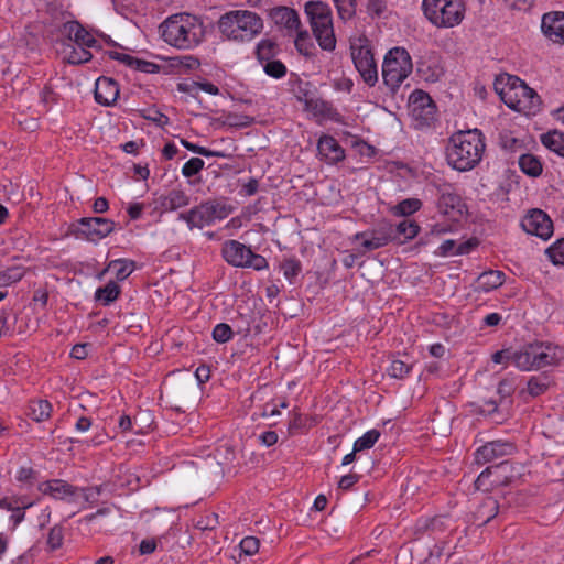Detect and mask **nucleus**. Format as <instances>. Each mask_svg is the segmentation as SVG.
Listing matches in <instances>:
<instances>
[{
  "label": "nucleus",
  "mask_w": 564,
  "mask_h": 564,
  "mask_svg": "<svg viewBox=\"0 0 564 564\" xmlns=\"http://www.w3.org/2000/svg\"><path fill=\"white\" fill-rule=\"evenodd\" d=\"M485 148V138L480 130L458 131L448 140L446 147L447 163L456 171H470L481 161Z\"/></svg>",
  "instance_id": "1"
},
{
  "label": "nucleus",
  "mask_w": 564,
  "mask_h": 564,
  "mask_svg": "<svg viewBox=\"0 0 564 564\" xmlns=\"http://www.w3.org/2000/svg\"><path fill=\"white\" fill-rule=\"evenodd\" d=\"M162 39L178 50H193L205 37L203 21L189 13H177L169 17L161 25Z\"/></svg>",
  "instance_id": "2"
},
{
  "label": "nucleus",
  "mask_w": 564,
  "mask_h": 564,
  "mask_svg": "<svg viewBox=\"0 0 564 564\" xmlns=\"http://www.w3.org/2000/svg\"><path fill=\"white\" fill-rule=\"evenodd\" d=\"M494 88L506 106L512 110L530 116L534 115L540 108V97L517 76L498 75Z\"/></svg>",
  "instance_id": "3"
},
{
  "label": "nucleus",
  "mask_w": 564,
  "mask_h": 564,
  "mask_svg": "<svg viewBox=\"0 0 564 564\" xmlns=\"http://www.w3.org/2000/svg\"><path fill=\"white\" fill-rule=\"evenodd\" d=\"M217 26L224 39L235 43H248L262 33L264 22L257 12L241 9L220 15Z\"/></svg>",
  "instance_id": "4"
},
{
  "label": "nucleus",
  "mask_w": 564,
  "mask_h": 564,
  "mask_svg": "<svg viewBox=\"0 0 564 564\" xmlns=\"http://www.w3.org/2000/svg\"><path fill=\"white\" fill-rule=\"evenodd\" d=\"M564 361V348L549 341L523 345L512 354V364L522 371L557 366Z\"/></svg>",
  "instance_id": "5"
},
{
  "label": "nucleus",
  "mask_w": 564,
  "mask_h": 564,
  "mask_svg": "<svg viewBox=\"0 0 564 564\" xmlns=\"http://www.w3.org/2000/svg\"><path fill=\"white\" fill-rule=\"evenodd\" d=\"M426 20L437 29H453L462 24L466 14L464 0H423Z\"/></svg>",
  "instance_id": "6"
},
{
  "label": "nucleus",
  "mask_w": 564,
  "mask_h": 564,
  "mask_svg": "<svg viewBox=\"0 0 564 564\" xmlns=\"http://www.w3.org/2000/svg\"><path fill=\"white\" fill-rule=\"evenodd\" d=\"M304 10L321 48L329 52L334 51L336 37L329 6L323 1L312 0L305 3Z\"/></svg>",
  "instance_id": "7"
},
{
  "label": "nucleus",
  "mask_w": 564,
  "mask_h": 564,
  "mask_svg": "<svg viewBox=\"0 0 564 564\" xmlns=\"http://www.w3.org/2000/svg\"><path fill=\"white\" fill-rule=\"evenodd\" d=\"M412 69L413 64L410 53L404 47H393L388 51L383 58V82L388 87L394 90L409 77Z\"/></svg>",
  "instance_id": "8"
},
{
  "label": "nucleus",
  "mask_w": 564,
  "mask_h": 564,
  "mask_svg": "<svg viewBox=\"0 0 564 564\" xmlns=\"http://www.w3.org/2000/svg\"><path fill=\"white\" fill-rule=\"evenodd\" d=\"M37 490L56 500L67 503H88L99 492L94 488H80L68 484L63 479H51L37 485Z\"/></svg>",
  "instance_id": "9"
},
{
  "label": "nucleus",
  "mask_w": 564,
  "mask_h": 564,
  "mask_svg": "<svg viewBox=\"0 0 564 564\" xmlns=\"http://www.w3.org/2000/svg\"><path fill=\"white\" fill-rule=\"evenodd\" d=\"M221 254L228 264L236 268H250L256 271H262L269 267L263 256L253 252L250 247H247L238 240L224 242Z\"/></svg>",
  "instance_id": "10"
},
{
  "label": "nucleus",
  "mask_w": 564,
  "mask_h": 564,
  "mask_svg": "<svg viewBox=\"0 0 564 564\" xmlns=\"http://www.w3.org/2000/svg\"><path fill=\"white\" fill-rule=\"evenodd\" d=\"M350 54L354 65L364 82L372 87L378 82V67L368 39L356 37L350 43Z\"/></svg>",
  "instance_id": "11"
},
{
  "label": "nucleus",
  "mask_w": 564,
  "mask_h": 564,
  "mask_svg": "<svg viewBox=\"0 0 564 564\" xmlns=\"http://www.w3.org/2000/svg\"><path fill=\"white\" fill-rule=\"evenodd\" d=\"M437 207L442 214L454 219H458V217L464 215L465 204L452 184L444 183L437 185Z\"/></svg>",
  "instance_id": "12"
},
{
  "label": "nucleus",
  "mask_w": 564,
  "mask_h": 564,
  "mask_svg": "<svg viewBox=\"0 0 564 564\" xmlns=\"http://www.w3.org/2000/svg\"><path fill=\"white\" fill-rule=\"evenodd\" d=\"M521 227L529 235H533L549 239L553 234V223L551 218L541 209H533L529 212L521 220Z\"/></svg>",
  "instance_id": "13"
},
{
  "label": "nucleus",
  "mask_w": 564,
  "mask_h": 564,
  "mask_svg": "<svg viewBox=\"0 0 564 564\" xmlns=\"http://www.w3.org/2000/svg\"><path fill=\"white\" fill-rule=\"evenodd\" d=\"M115 221L104 217H85L78 221V230L90 241H98L110 235Z\"/></svg>",
  "instance_id": "14"
},
{
  "label": "nucleus",
  "mask_w": 564,
  "mask_h": 564,
  "mask_svg": "<svg viewBox=\"0 0 564 564\" xmlns=\"http://www.w3.org/2000/svg\"><path fill=\"white\" fill-rule=\"evenodd\" d=\"M516 452L513 443L508 441H492L476 451L475 458L478 464L491 463L496 459L510 456Z\"/></svg>",
  "instance_id": "15"
},
{
  "label": "nucleus",
  "mask_w": 564,
  "mask_h": 564,
  "mask_svg": "<svg viewBox=\"0 0 564 564\" xmlns=\"http://www.w3.org/2000/svg\"><path fill=\"white\" fill-rule=\"evenodd\" d=\"M271 21L286 34L293 35L301 28L297 12L289 7H274L269 11Z\"/></svg>",
  "instance_id": "16"
},
{
  "label": "nucleus",
  "mask_w": 564,
  "mask_h": 564,
  "mask_svg": "<svg viewBox=\"0 0 564 564\" xmlns=\"http://www.w3.org/2000/svg\"><path fill=\"white\" fill-rule=\"evenodd\" d=\"M62 33L75 45H86V47L99 46L96 36L77 21H68L64 23Z\"/></svg>",
  "instance_id": "17"
},
{
  "label": "nucleus",
  "mask_w": 564,
  "mask_h": 564,
  "mask_svg": "<svg viewBox=\"0 0 564 564\" xmlns=\"http://www.w3.org/2000/svg\"><path fill=\"white\" fill-rule=\"evenodd\" d=\"M412 113L415 118H422L423 123L429 124L434 118L435 106L431 97L423 90H415L410 97Z\"/></svg>",
  "instance_id": "18"
},
{
  "label": "nucleus",
  "mask_w": 564,
  "mask_h": 564,
  "mask_svg": "<svg viewBox=\"0 0 564 564\" xmlns=\"http://www.w3.org/2000/svg\"><path fill=\"white\" fill-rule=\"evenodd\" d=\"M542 31L555 43H564V12H550L542 18Z\"/></svg>",
  "instance_id": "19"
},
{
  "label": "nucleus",
  "mask_w": 564,
  "mask_h": 564,
  "mask_svg": "<svg viewBox=\"0 0 564 564\" xmlns=\"http://www.w3.org/2000/svg\"><path fill=\"white\" fill-rule=\"evenodd\" d=\"M119 97V85L110 77H99L95 85V99L104 106H111Z\"/></svg>",
  "instance_id": "20"
},
{
  "label": "nucleus",
  "mask_w": 564,
  "mask_h": 564,
  "mask_svg": "<svg viewBox=\"0 0 564 564\" xmlns=\"http://www.w3.org/2000/svg\"><path fill=\"white\" fill-rule=\"evenodd\" d=\"M319 156L328 164H335L345 158V151L330 135H322L317 143Z\"/></svg>",
  "instance_id": "21"
},
{
  "label": "nucleus",
  "mask_w": 564,
  "mask_h": 564,
  "mask_svg": "<svg viewBox=\"0 0 564 564\" xmlns=\"http://www.w3.org/2000/svg\"><path fill=\"white\" fill-rule=\"evenodd\" d=\"M177 219L185 221L189 229H203L204 227L212 226L206 200L194 206L188 212L180 213Z\"/></svg>",
  "instance_id": "22"
},
{
  "label": "nucleus",
  "mask_w": 564,
  "mask_h": 564,
  "mask_svg": "<svg viewBox=\"0 0 564 564\" xmlns=\"http://www.w3.org/2000/svg\"><path fill=\"white\" fill-rule=\"evenodd\" d=\"M191 198L188 194L182 188H173L158 198V205L161 212H174L180 208L188 206Z\"/></svg>",
  "instance_id": "23"
},
{
  "label": "nucleus",
  "mask_w": 564,
  "mask_h": 564,
  "mask_svg": "<svg viewBox=\"0 0 564 564\" xmlns=\"http://www.w3.org/2000/svg\"><path fill=\"white\" fill-rule=\"evenodd\" d=\"M355 240H361L365 250H375L384 247L391 239V235L386 230H372L366 232H357Z\"/></svg>",
  "instance_id": "24"
},
{
  "label": "nucleus",
  "mask_w": 564,
  "mask_h": 564,
  "mask_svg": "<svg viewBox=\"0 0 564 564\" xmlns=\"http://www.w3.org/2000/svg\"><path fill=\"white\" fill-rule=\"evenodd\" d=\"M210 225L226 219L234 213L235 207L225 198L208 199L206 200Z\"/></svg>",
  "instance_id": "25"
},
{
  "label": "nucleus",
  "mask_w": 564,
  "mask_h": 564,
  "mask_svg": "<svg viewBox=\"0 0 564 564\" xmlns=\"http://www.w3.org/2000/svg\"><path fill=\"white\" fill-rule=\"evenodd\" d=\"M14 480L20 489L29 491L40 484L39 471L30 465H22L14 474Z\"/></svg>",
  "instance_id": "26"
},
{
  "label": "nucleus",
  "mask_w": 564,
  "mask_h": 564,
  "mask_svg": "<svg viewBox=\"0 0 564 564\" xmlns=\"http://www.w3.org/2000/svg\"><path fill=\"white\" fill-rule=\"evenodd\" d=\"M505 282V273L498 270H490L482 272L477 279L476 289L480 292H490L499 286H501Z\"/></svg>",
  "instance_id": "27"
},
{
  "label": "nucleus",
  "mask_w": 564,
  "mask_h": 564,
  "mask_svg": "<svg viewBox=\"0 0 564 564\" xmlns=\"http://www.w3.org/2000/svg\"><path fill=\"white\" fill-rule=\"evenodd\" d=\"M26 414L35 422H44L51 417L52 404L47 400H33L28 405Z\"/></svg>",
  "instance_id": "28"
},
{
  "label": "nucleus",
  "mask_w": 564,
  "mask_h": 564,
  "mask_svg": "<svg viewBox=\"0 0 564 564\" xmlns=\"http://www.w3.org/2000/svg\"><path fill=\"white\" fill-rule=\"evenodd\" d=\"M541 142L546 149L564 158V132L552 130L543 133Z\"/></svg>",
  "instance_id": "29"
},
{
  "label": "nucleus",
  "mask_w": 564,
  "mask_h": 564,
  "mask_svg": "<svg viewBox=\"0 0 564 564\" xmlns=\"http://www.w3.org/2000/svg\"><path fill=\"white\" fill-rule=\"evenodd\" d=\"M120 292L121 290L117 282L109 281L105 286L98 288L95 291V300L107 306L118 299Z\"/></svg>",
  "instance_id": "30"
},
{
  "label": "nucleus",
  "mask_w": 564,
  "mask_h": 564,
  "mask_svg": "<svg viewBox=\"0 0 564 564\" xmlns=\"http://www.w3.org/2000/svg\"><path fill=\"white\" fill-rule=\"evenodd\" d=\"M520 170L531 177H538L542 174L543 166L540 159L533 154H521L519 156Z\"/></svg>",
  "instance_id": "31"
},
{
  "label": "nucleus",
  "mask_w": 564,
  "mask_h": 564,
  "mask_svg": "<svg viewBox=\"0 0 564 564\" xmlns=\"http://www.w3.org/2000/svg\"><path fill=\"white\" fill-rule=\"evenodd\" d=\"M135 269V264L131 260L116 259L109 262L107 270L111 271L118 281L126 280Z\"/></svg>",
  "instance_id": "32"
},
{
  "label": "nucleus",
  "mask_w": 564,
  "mask_h": 564,
  "mask_svg": "<svg viewBox=\"0 0 564 564\" xmlns=\"http://www.w3.org/2000/svg\"><path fill=\"white\" fill-rule=\"evenodd\" d=\"M90 48L86 45H68V51H65V59L74 65L87 63L93 57Z\"/></svg>",
  "instance_id": "33"
},
{
  "label": "nucleus",
  "mask_w": 564,
  "mask_h": 564,
  "mask_svg": "<svg viewBox=\"0 0 564 564\" xmlns=\"http://www.w3.org/2000/svg\"><path fill=\"white\" fill-rule=\"evenodd\" d=\"M469 250L468 243L456 245L455 240L448 239L443 241L435 250V256L438 257H451L455 254H465Z\"/></svg>",
  "instance_id": "34"
},
{
  "label": "nucleus",
  "mask_w": 564,
  "mask_h": 564,
  "mask_svg": "<svg viewBox=\"0 0 564 564\" xmlns=\"http://www.w3.org/2000/svg\"><path fill=\"white\" fill-rule=\"evenodd\" d=\"M280 270L290 284H293L302 272V264L301 261L294 257L286 258L280 263Z\"/></svg>",
  "instance_id": "35"
},
{
  "label": "nucleus",
  "mask_w": 564,
  "mask_h": 564,
  "mask_svg": "<svg viewBox=\"0 0 564 564\" xmlns=\"http://www.w3.org/2000/svg\"><path fill=\"white\" fill-rule=\"evenodd\" d=\"M422 202L419 198H406L392 208L395 216H410L420 210Z\"/></svg>",
  "instance_id": "36"
},
{
  "label": "nucleus",
  "mask_w": 564,
  "mask_h": 564,
  "mask_svg": "<svg viewBox=\"0 0 564 564\" xmlns=\"http://www.w3.org/2000/svg\"><path fill=\"white\" fill-rule=\"evenodd\" d=\"M289 406V402L284 398H274L271 401L267 402L261 413L259 414L261 417H272L281 414V409H286Z\"/></svg>",
  "instance_id": "37"
},
{
  "label": "nucleus",
  "mask_w": 564,
  "mask_h": 564,
  "mask_svg": "<svg viewBox=\"0 0 564 564\" xmlns=\"http://www.w3.org/2000/svg\"><path fill=\"white\" fill-rule=\"evenodd\" d=\"M545 253L554 265L564 267V238L554 241Z\"/></svg>",
  "instance_id": "38"
},
{
  "label": "nucleus",
  "mask_w": 564,
  "mask_h": 564,
  "mask_svg": "<svg viewBox=\"0 0 564 564\" xmlns=\"http://www.w3.org/2000/svg\"><path fill=\"white\" fill-rule=\"evenodd\" d=\"M64 542V528L59 524L52 527L47 533V550L54 552L62 547Z\"/></svg>",
  "instance_id": "39"
},
{
  "label": "nucleus",
  "mask_w": 564,
  "mask_h": 564,
  "mask_svg": "<svg viewBox=\"0 0 564 564\" xmlns=\"http://www.w3.org/2000/svg\"><path fill=\"white\" fill-rule=\"evenodd\" d=\"M380 437V432L377 430H369L362 436L357 438L354 443V452H360L371 448Z\"/></svg>",
  "instance_id": "40"
},
{
  "label": "nucleus",
  "mask_w": 564,
  "mask_h": 564,
  "mask_svg": "<svg viewBox=\"0 0 564 564\" xmlns=\"http://www.w3.org/2000/svg\"><path fill=\"white\" fill-rule=\"evenodd\" d=\"M34 505L35 501L30 498L11 512L9 517V525L12 530H15L25 520L26 510L32 508Z\"/></svg>",
  "instance_id": "41"
},
{
  "label": "nucleus",
  "mask_w": 564,
  "mask_h": 564,
  "mask_svg": "<svg viewBox=\"0 0 564 564\" xmlns=\"http://www.w3.org/2000/svg\"><path fill=\"white\" fill-rule=\"evenodd\" d=\"M420 226L414 220H403L397 226V234L403 238V241H409L417 236Z\"/></svg>",
  "instance_id": "42"
},
{
  "label": "nucleus",
  "mask_w": 564,
  "mask_h": 564,
  "mask_svg": "<svg viewBox=\"0 0 564 564\" xmlns=\"http://www.w3.org/2000/svg\"><path fill=\"white\" fill-rule=\"evenodd\" d=\"M30 497L26 494L10 495L0 499V509L12 512L15 508L23 505Z\"/></svg>",
  "instance_id": "43"
},
{
  "label": "nucleus",
  "mask_w": 564,
  "mask_h": 564,
  "mask_svg": "<svg viewBox=\"0 0 564 564\" xmlns=\"http://www.w3.org/2000/svg\"><path fill=\"white\" fill-rule=\"evenodd\" d=\"M178 89L182 91H187V90L188 91H204V93L213 95V96H216L219 94V88L209 82H203V83L193 82L191 84V88H187V85H185V84H180Z\"/></svg>",
  "instance_id": "44"
},
{
  "label": "nucleus",
  "mask_w": 564,
  "mask_h": 564,
  "mask_svg": "<svg viewBox=\"0 0 564 564\" xmlns=\"http://www.w3.org/2000/svg\"><path fill=\"white\" fill-rule=\"evenodd\" d=\"M293 35H295L294 44L296 50L303 55H310L313 45L307 31L300 28Z\"/></svg>",
  "instance_id": "45"
},
{
  "label": "nucleus",
  "mask_w": 564,
  "mask_h": 564,
  "mask_svg": "<svg viewBox=\"0 0 564 564\" xmlns=\"http://www.w3.org/2000/svg\"><path fill=\"white\" fill-rule=\"evenodd\" d=\"M212 335L216 343L225 344L232 338L234 332L228 324L219 323L214 327Z\"/></svg>",
  "instance_id": "46"
},
{
  "label": "nucleus",
  "mask_w": 564,
  "mask_h": 564,
  "mask_svg": "<svg viewBox=\"0 0 564 564\" xmlns=\"http://www.w3.org/2000/svg\"><path fill=\"white\" fill-rule=\"evenodd\" d=\"M410 370H411V365H409L402 360L395 359V360L391 361V364L388 368V373L392 378L402 379L409 375Z\"/></svg>",
  "instance_id": "47"
},
{
  "label": "nucleus",
  "mask_w": 564,
  "mask_h": 564,
  "mask_svg": "<svg viewBox=\"0 0 564 564\" xmlns=\"http://www.w3.org/2000/svg\"><path fill=\"white\" fill-rule=\"evenodd\" d=\"M549 384L545 379L540 377H531L527 383L528 393L532 397H539L543 394Z\"/></svg>",
  "instance_id": "48"
},
{
  "label": "nucleus",
  "mask_w": 564,
  "mask_h": 564,
  "mask_svg": "<svg viewBox=\"0 0 564 564\" xmlns=\"http://www.w3.org/2000/svg\"><path fill=\"white\" fill-rule=\"evenodd\" d=\"M205 162L199 158H192L182 166V174L185 177H192L204 169Z\"/></svg>",
  "instance_id": "49"
},
{
  "label": "nucleus",
  "mask_w": 564,
  "mask_h": 564,
  "mask_svg": "<svg viewBox=\"0 0 564 564\" xmlns=\"http://www.w3.org/2000/svg\"><path fill=\"white\" fill-rule=\"evenodd\" d=\"M239 547L241 552L247 555L251 556L259 552L260 549V540L256 536H245L240 543Z\"/></svg>",
  "instance_id": "50"
},
{
  "label": "nucleus",
  "mask_w": 564,
  "mask_h": 564,
  "mask_svg": "<svg viewBox=\"0 0 564 564\" xmlns=\"http://www.w3.org/2000/svg\"><path fill=\"white\" fill-rule=\"evenodd\" d=\"M341 19H349L355 13V0H333Z\"/></svg>",
  "instance_id": "51"
},
{
  "label": "nucleus",
  "mask_w": 564,
  "mask_h": 564,
  "mask_svg": "<svg viewBox=\"0 0 564 564\" xmlns=\"http://www.w3.org/2000/svg\"><path fill=\"white\" fill-rule=\"evenodd\" d=\"M264 72L267 75L279 79L285 75L286 67L280 61H271L264 65Z\"/></svg>",
  "instance_id": "52"
},
{
  "label": "nucleus",
  "mask_w": 564,
  "mask_h": 564,
  "mask_svg": "<svg viewBox=\"0 0 564 564\" xmlns=\"http://www.w3.org/2000/svg\"><path fill=\"white\" fill-rule=\"evenodd\" d=\"M24 273L21 268H10L0 273V281L6 284H12L19 282L23 278Z\"/></svg>",
  "instance_id": "53"
},
{
  "label": "nucleus",
  "mask_w": 564,
  "mask_h": 564,
  "mask_svg": "<svg viewBox=\"0 0 564 564\" xmlns=\"http://www.w3.org/2000/svg\"><path fill=\"white\" fill-rule=\"evenodd\" d=\"M133 68L137 70H140V72H143V73H147V74H154V73L159 72L160 67H159V65H156L152 62H147V61L137 58V63L134 64Z\"/></svg>",
  "instance_id": "54"
},
{
  "label": "nucleus",
  "mask_w": 564,
  "mask_h": 564,
  "mask_svg": "<svg viewBox=\"0 0 564 564\" xmlns=\"http://www.w3.org/2000/svg\"><path fill=\"white\" fill-rule=\"evenodd\" d=\"M158 543L155 539H144L139 544L140 555H150L156 550Z\"/></svg>",
  "instance_id": "55"
},
{
  "label": "nucleus",
  "mask_w": 564,
  "mask_h": 564,
  "mask_svg": "<svg viewBox=\"0 0 564 564\" xmlns=\"http://www.w3.org/2000/svg\"><path fill=\"white\" fill-rule=\"evenodd\" d=\"M512 354L509 349L499 350L491 356V360L496 365H507L509 360L512 362Z\"/></svg>",
  "instance_id": "56"
},
{
  "label": "nucleus",
  "mask_w": 564,
  "mask_h": 564,
  "mask_svg": "<svg viewBox=\"0 0 564 564\" xmlns=\"http://www.w3.org/2000/svg\"><path fill=\"white\" fill-rule=\"evenodd\" d=\"M52 510L48 506L43 508L36 516V525L39 529H44L51 521Z\"/></svg>",
  "instance_id": "57"
},
{
  "label": "nucleus",
  "mask_w": 564,
  "mask_h": 564,
  "mask_svg": "<svg viewBox=\"0 0 564 564\" xmlns=\"http://www.w3.org/2000/svg\"><path fill=\"white\" fill-rule=\"evenodd\" d=\"M195 378L198 384H204L210 379V368L206 365H200L195 370Z\"/></svg>",
  "instance_id": "58"
},
{
  "label": "nucleus",
  "mask_w": 564,
  "mask_h": 564,
  "mask_svg": "<svg viewBox=\"0 0 564 564\" xmlns=\"http://www.w3.org/2000/svg\"><path fill=\"white\" fill-rule=\"evenodd\" d=\"M359 480V476L356 474H348L343 477H340L338 481V487L343 490L350 489L355 484H357Z\"/></svg>",
  "instance_id": "59"
},
{
  "label": "nucleus",
  "mask_w": 564,
  "mask_h": 564,
  "mask_svg": "<svg viewBox=\"0 0 564 564\" xmlns=\"http://www.w3.org/2000/svg\"><path fill=\"white\" fill-rule=\"evenodd\" d=\"M260 443L267 447L278 443L279 436L274 431H265L259 436Z\"/></svg>",
  "instance_id": "60"
},
{
  "label": "nucleus",
  "mask_w": 564,
  "mask_h": 564,
  "mask_svg": "<svg viewBox=\"0 0 564 564\" xmlns=\"http://www.w3.org/2000/svg\"><path fill=\"white\" fill-rule=\"evenodd\" d=\"M501 143L505 149L512 152H516L521 148V142L518 139L507 134L501 138Z\"/></svg>",
  "instance_id": "61"
},
{
  "label": "nucleus",
  "mask_w": 564,
  "mask_h": 564,
  "mask_svg": "<svg viewBox=\"0 0 564 564\" xmlns=\"http://www.w3.org/2000/svg\"><path fill=\"white\" fill-rule=\"evenodd\" d=\"M87 347L86 344H76L70 350V356L78 360L85 359L88 355Z\"/></svg>",
  "instance_id": "62"
},
{
  "label": "nucleus",
  "mask_w": 564,
  "mask_h": 564,
  "mask_svg": "<svg viewBox=\"0 0 564 564\" xmlns=\"http://www.w3.org/2000/svg\"><path fill=\"white\" fill-rule=\"evenodd\" d=\"M91 425H93V422L89 417L80 416L77 419V421L75 423V430L79 433H86L89 431Z\"/></svg>",
  "instance_id": "63"
},
{
  "label": "nucleus",
  "mask_w": 564,
  "mask_h": 564,
  "mask_svg": "<svg viewBox=\"0 0 564 564\" xmlns=\"http://www.w3.org/2000/svg\"><path fill=\"white\" fill-rule=\"evenodd\" d=\"M272 47H273V44L270 40L260 41L257 45V53H258L259 57L269 55L271 53Z\"/></svg>",
  "instance_id": "64"
}]
</instances>
